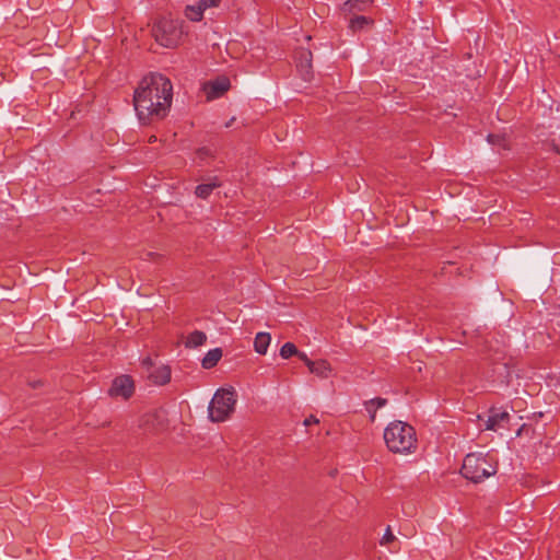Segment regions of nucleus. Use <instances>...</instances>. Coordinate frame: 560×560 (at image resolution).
I'll list each match as a JSON object with an SVG mask.
<instances>
[{"mask_svg": "<svg viewBox=\"0 0 560 560\" xmlns=\"http://www.w3.org/2000/svg\"><path fill=\"white\" fill-rule=\"evenodd\" d=\"M173 85L161 73H150L140 82L133 94V106L139 120L147 125L163 119L170 112Z\"/></svg>", "mask_w": 560, "mask_h": 560, "instance_id": "nucleus-1", "label": "nucleus"}, {"mask_svg": "<svg viewBox=\"0 0 560 560\" xmlns=\"http://www.w3.org/2000/svg\"><path fill=\"white\" fill-rule=\"evenodd\" d=\"M384 441L387 448L395 454L415 453L418 445L415 428L400 420L388 423L384 430Z\"/></svg>", "mask_w": 560, "mask_h": 560, "instance_id": "nucleus-2", "label": "nucleus"}, {"mask_svg": "<svg viewBox=\"0 0 560 560\" xmlns=\"http://www.w3.org/2000/svg\"><path fill=\"white\" fill-rule=\"evenodd\" d=\"M495 458L490 454L470 453L464 458L462 475L472 482H481L497 472Z\"/></svg>", "mask_w": 560, "mask_h": 560, "instance_id": "nucleus-3", "label": "nucleus"}, {"mask_svg": "<svg viewBox=\"0 0 560 560\" xmlns=\"http://www.w3.org/2000/svg\"><path fill=\"white\" fill-rule=\"evenodd\" d=\"M236 392L233 388H219L208 407L209 419L212 422H223L234 412Z\"/></svg>", "mask_w": 560, "mask_h": 560, "instance_id": "nucleus-4", "label": "nucleus"}, {"mask_svg": "<svg viewBox=\"0 0 560 560\" xmlns=\"http://www.w3.org/2000/svg\"><path fill=\"white\" fill-rule=\"evenodd\" d=\"M152 34L161 46L173 48L179 43L183 32L178 21L163 18L154 23Z\"/></svg>", "mask_w": 560, "mask_h": 560, "instance_id": "nucleus-5", "label": "nucleus"}, {"mask_svg": "<svg viewBox=\"0 0 560 560\" xmlns=\"http://www.w3.org/2000/svg\"><path fill=\"white\" fill-rule=\"evenodd\" d=\"M510 413L502 408H491L488 418L485 420V430L498 431L505 429L510 421Z\"/></svg>", "mask_w": 560, "mask_h": 560, "instance_id": "nucleus-6", "label": "nucleus"}, {"mask_svg": "<svg viewBox=\"0 0 560 560\" xmlns=\"http://www.w3.org/2000/svg\"><path fill=\"white\" fill-rule=\"evenodd\" d=\"M230 79L222 75L207 82L203 85V91L208 100H214L221 97L230 89Z\"/></svg>", "mask_w": 560, "mask_h": 560, "instance_id": "nucleus-7", "label": "nucleus"}, {"mask_svg": "<svg viewBox=\"0 0 560 560\" xmlns=\"http://www.w3.org/2000/svg\"><path fill=\"white\" fill-rule=\"evenodd\" d=\"M133 390L135 385L130 376L121 375L114 380L109 394L114 397H122L127 399L133 394Z\"/></svg>", "mask_w": 560, "mask_h": 560, "instance_id": "nucleus-8", "label": "nucleus"}, {"mask_svg": "<svg viewBox=\"0 0 560 560\" xmlns=\"http://www.w3.org/2000/svg\"><path fill=\"white\" fill-rule=\"evenodd\" d=\"M312 57L308 49L302 48L295 52L296 68L304 81H310L312 77Z\"/></svg>", "mask_w": 560, "mask_h": 560, "instance_id": "nucleus-9", "label": "nucleus"}, {"mask_svg": "<svg viewBox=\"0 0 560 560\" xmlns=\"http://www.w3.org/2000/svg\"><path fill=\"white\" fill-rule=\"evenodd\" d=\"M148 376L154 384L164 385L171 380V369L167 365H161L150 371Z\"/></svg>", "mask_w": 560, "mask_h": 560, "instance_id": "nucleus-10", "label": "nucleus"}, {"mask_svg": "<svg viewBox=\"0 0 560 560\" xmlns=\"http://www.w3.org/2000/svg\"><path fill=\"white\" fill-rule=\"evenodd\" d=\"M310 372L320 378H328L332 374V368L327 360H316L311 363Z\"/></svg>", "mask_w": 560, "mask_h": 560, "instance_id": "nucleus-11", "label": "nucleus"}, {"mask_svg": "<svg viewBox=\"0 0 560 560\" xmlns=\"http://www.w3.org/2000/svg\"><path fill=\"white\" fill-rule=\"evenodd\" d=\"M372 0H348L345 2L342 10L351 14L363 12L371 5Z\"/></svg>", "mask_w": 560, "mask_h": 560, "instance_id": "nucleus-12", "label": "nucleus"}, {"mask_svg": "<svg viewBox=\"0 0 560 560\" xmlns=\"http://www.w3.org/2000/svg\"><path fill=\"white\" fill-rule=\"evenodd\" d=\"M221 358H222L221 348L211 349L202 358L201 365L206 370L212 369L218 364V362L221 360Z\"/></svg>", "mask_w": 560, "mask_h": 560, "instance_id": "nucleus-13", "label": "nucleus"}, {"mask_svg": "<svg viewBox=\"0 0 560 560\" xmlns=\"http://www.w3.org/2000/svg\"><path fill=\"white\" fill-rule=\"evenodd\" d=\"M220 186V180L217 177H213L209 183L198 185L196 187L195 194L201 199H207L211 195L212 190Z\"/></svg>", "mask_w": 560, "mask_h": 560, "instance_id": "nucleus-14", "label": "nucleus"}, {"mask_svg": "<svg viewBox=\"0 0 560 560\" xmlns=\"http://www.w3.org/2000/svg\"><path fill=\"white\" fill-rule=\"evenodd\" d=\"M271 341V336L268 332H258L254 340V349L259 354H266Z\"/></svg>", "mask_w": 560, "mask_h": 560, "instance_id": "nucleus-15", "label": "nucleus"}, {"mask_svg": "<svg viewBox=\"0 0 560 560\" xmlns=\"http://www.w3.org/2000/svg\"><path fill=\"white\" fill-rule=\"evenodd\" d=\"M207 341V336L203 331L195 330L189 334L185 340L186 348H198Z\"/></svg>", "mask_w": 560, "mask_h": 560, "instance_id": "nucleus-16", "label": "nucleus"}, {"mask_svg": "<svg viewBox=\"0 0 560 560\" xmlns=\"http://www.w3.org/2000/svg\"><path fill=\"white\" fill-rule=\"evenodd\" d=\"M387 404L385 398L376 397L365 404V409L370 413L371 421L375 420L376 410L384 407Z\"/></svg>", "mask_w": 560, "mask_h": 560, "instance_id": "nucleus-17", "label": "nucleus"}, {"mask_svg": "<svg viewBox=\"0 0 560 560\" xmlns=\"http://www.w3.org/2000/svg\"><path fill=\"white\" fill-rule=\"evenodd\" d=\"M203 10L205 9L200 3L198 5H188L186 8L185 14L190 21L197 22L202 19Z\"/></svg>", "mask_w": 560, "mask_h": 560, "instance_id": "nucleus-18", "label": "nucleus"}, {"mask_svg": "<svg viewBox=\"0 0 560 560\" xmlns=\"http://www.w3.org/2000/svg\"><path fill=\"white\" fill-rule=\"evenodd\" d=\"M372 23V20L368 19L366 16L364 15H357L354 18H352L349 22V27L352 30V31H359V30H362L364 26L369 25Z\"/></svg>", "mask_w": 560, "mask_h": 560, "instance_id": "nucleus-19", "label": "nucleus"}, {"mask_svg": "<svg viewBox=\"0 0 560 560\" xmlns=\"http://www.w3.org/2000/svg\"><path fill=\"white\" fill-rule=\"evenodd\" d=\"M298 353V348L292 342H285L280 349V355L283 359H289Z\"/></svg>", "mask_w": 560, "mask_h": 560, "instance_id": "nucleus-20", "label": "nucleus"}, {"mask_svg": "<svg viewBox=\"0 0 560 560\" xmlns=\"http://www.w3.org/2000/svg\"><path fill=\"white\" fill-rule=\"evenodd\" d=\"M394 540H395V536L393 535L390 527H387L382 539H381V545H387Z\"/></svg>", "mask_w": 560, "mask_h": 560, "instance_id": "nucleus-21", "label": "nucleus"}, {"mask_svg": "<svg viewBox=\"0 0 560 560\" xmlns=\"http://www.w3.org/2000/svg\"><path fill=\"white\" fill-rule=\"evenodd\" d=\"M221 0H200V4L206 10L207 8H213L219 4Z\"/></svg>", "mask_w": 560, "mask_h": 560, "instance_id": "nucleus-22", "label": "nucleus"}, {"mask_svg": "<svg viewBox=\"0 0 560 560\" xmlns=\"http://www.w3.org/2000/svg\"><path fill=\"white\" fill-rule=\"evenodd\" d=\"M295 355H298V357H299V358H300V359L305 363V365H306L308 369L311 368V363H313V362H314V361H313V360H311V359L306 355V353H304V352H299V351H298V353H296Z\"/></svg>", "mask_w": 560, "mask_h": 560, "instance_id": "nucleus-23", "label": "nucleus"}, {"mask_svg": "<svg viewBox=\"0 0 560 560\" xmlns=\"http://www.w3.org/2000/svg\"><path fill=\"white\" fill-rule=\"evenodd\" d=\"M318 422H319V420H318L315 416H310V417H307V418L304 420V425H305V427H308V425H311V424H316V423H318Z\"/></svg>", "mask_w": 560, "mask_h": 560, "instance_id": "nucleus-24", "label": "nucleus"}, {"mask_svg": "<svg viewBox=\"0 0 560 560\" xmlns=\"http://www.w3.org/2000/svg\"><path fill=\"white\" fill-rule=\"evenodd\" d=\"M142 364L144 366H147L149 370L152 369L153 370V363H152V360L151 358L147 357L142 360Z\"/></svg>", "mask_w": 560, "mask_h": 560, "instance_id": "nucleus-25", "label": "nucleus"}, {"mask_svg": "<svg viewBox=\"0 0 560 560\" xmlns=\"http://www.w3.org/2000/svg\"><path fill=\"white\" fill-rule=\"evenodd\" d=\"M488 141H489L491 144H494V143H497V141H499V136L489 135V136H488Z\"/></svg>", "mask_w": 560, "mask_h": 560, "instance_id": "nucleus-26", "label": "nucleus"}, {"mask_svg": "<svg viewBox=\"0 0 560 560\" xmlns=\"http://www.w3.org/2000/svg\"><path fill=\"white\" fill-rule=\"evenodd\" d=\"M526 424H522L521 428L516 431V436H521L523 431L525 430Z\"/></svg>", "mask_w": 560, "mask_h": 560, "instance_id": "nucleus-27", "label": "nucleus"}]
</instances>
